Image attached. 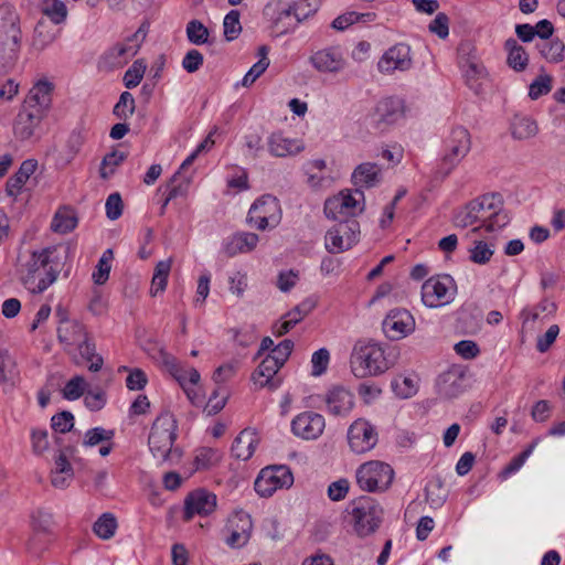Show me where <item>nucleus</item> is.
<instances>
[{
  "label": "nucleus",
  "mask_w": 565,
  "mask_h": 565,
  "mask_svg": "<svg viewBox=\"0 0 565 565\" xmlns=\"http://www.w3.org/2000/svg\"><path fill=\"white\" fill-rule=\"evenodd\" d=\"M222 459V454L214 448L200 447L194 451L193 463L196 470H207L215 467Z\"/></svg>",
  "instance_id": "nucleus-42"
},
{
  "label": "nucleus",
  "mask_w": 565,
  "mask_h": 565,
  "mask_svg": "<svg viewBox=\"0 0 565 565\" xmlns=\"http://www.w3.org/2000/svg\"><path fill=\"white\" fill-rule=\"evenodd\" d=\"M258 445L257 434L252 429L242 430L234 439L231 452L238 460H248Z\"/></svg>",
  "instance_id": "nucleus-34"
},
{
  "label": "nucleus",
  "mask_w": 565,
  "mask_h": 565,
  "mask_svg": "<svg viewBox=\"0 0 565 565\" xmlns=\"http://www.w3.org/2000/svg\"><path fill=\"white\" fill-rule=\"evenodd\" d=\"M43 117L39 110H33L29 106H22L14 121V136L20 140L30 139Z\"/></svg>",
  "instance_id": "nucleus-26"
},
{
  "label": "nucleus",
  "mask_w": 565,
  "mask_h": 565,
  "mask_svg": "<svg viewBox=\"0 0 565 565\" xmlns=\"http://www.w3.org/2000/svg\"><path fill=\"white\" fill-rule=\"evenodd\" d=\"M279 370L280 367L277 366V362L264 358L253 372L252 381L257 388L275 391L282 383V379L278 374Z\"/></svg>",
  "instance_id": "nucleus-23"
},
{
  "label": "nucleus",
  "mask_w": 565,
  "mask_h": 565,
  "mask_svg": "<svg viewBox=\"0 0 565 565\" xmlns=\"http://www.w3.org/2000/svg\"><path fill=\"white\" fill-rule=\"evenodd\" d=\"M52 84L46 81L38 82L29 92L23 106L39 110L44 116L51 104Z\"/></svg>",
  "instance_id": "nucleus-32"
},
{
  "label": "nucleus",
  "mask_w": 565,
  "mask_h": 565,
  "mask_svg": "<svg viewBox=\"0 0 565 565\" xmlns=\"http://www.w3.org/2000/svg\"><path fill=\"white\" fill-rule=\"evenodd\" d=\"M116 529L117 521L110 513L103 514L94 524L95 534L103 540L114 536Z\"/></svg>",
  "instance_id": "nucleus-53"
},
{
  "label": "nucleus",
  "mask_w": 565,
  "mask_h": 565,
  "mask_svg": "<svg viewBox=\"0 0 565 565\" xmlns=\"http://www.w3.org/2000/svg\"><path fill=\"white\" fill-rule=\"evenodd\" d=\"M239 12L237 10H231L224 18L223 29L224 36L227 41L235 40L242 32V25L239 22Z\"/></svg>",
  "instance_id": "nucleus-58"
},
{
  "label": "nucleus",
  "mask_w": 565,
  "mask_h": 565,
  "mask_svg": "<svg viewBox=\"0 0 565 565\" xmlns=\"http://www.w3.org/2000/svg\"><path fill=\"white\" fill-rule=\"evenodd\" d=\"M360 239V224L350 218L333 225L326 234L324 245L329 253H343L354 246Z\"/></svg>",
  "instance_id": "nucleus-13"
},
{
  "label": "nucleus",
  "mask_w": 565,
  "mask_h": 565,
  "mask_svg": "<svg viewBox=\"0 0 565 565\" xmlns=\"http://www.w3.org/2000/svg\"><path fill=\"white\" fill-rule=\"evenodd\" d=\"M267 147L269 153L277 158L295 156L305 149L302 140L288 138L281 132H273L267 139Z\"/></svg>",
  "instance_id": "nucleus-25"
},
{
  "label": "nucleus",
  "mask_w": 565,
  "mask_h": 565,
  "mask_svg": "<svg viewBox=\"0 0 565 565\" xmlns=\"http://www.w3.org/2000/svg\"><path fill=\"white\" fill-rule=\"evenodd\" d=\"M380 122L394 124L405 114V103L399 97H387L380 100L375 108Z\"/></svg>",
  "instance_id": "nucleus-33"
},
{
  "label": "nucleus",
  "mask_w": 565,
  "mask_h": 565,
  "mask_svg": "<svg viewBox=\"0 0 565 565\" xmlns=\"http://www.w3.org/2000/svg\"><path fill=\"white\" fill-rule=\"evenodd\" d=\"M135 113V98L129 92L121 93L114 107V115L119 119H127Z\"/></svg>",
  "instance_id": "nucleus-59"
},
{
  "label": "nucleus",
  "mask_w": 565,
  "mask_h": 565,
  "mask_svg": "<svg viewBox=\"0 0 565 565\" xmlns=\"http://www.w3.org/2000/svg\"><path fill=\"white\" fill-rule=\"evenodd\" d=\"M381 507L370 497H362L351 503V516L355 533L367 536L376 531L382 521Z\"/></svg>",
  "instance_id": "nucleus-10"
},
{
  "label": "nucleus",
  "mask_w": 565,
  "mask_h": 565,
  "mask_svg": "<svg viewBox=\"0 0 565 565\" xmlns=\"http://www.w3.org/2000/svg\"><path fill=\"white\" fill-rule=\"evenodd\" d=\"M87 337L89 334L86 327L77 320H62L57 328V338L68 352H71L70 348H75L84 342Z\"/></svg>",
  "instance_id": "nucleus-27"
},
{
  "label": "nucleus",
  "mask_w": 565,
  "mask_h": 565,
  "mask_svg": "<svg viewBox=\"0 0 565 565\" xmlns=\"http://www.w3.org/2000/svg\"><path fill=\"white\" fill-rule=\"evenodd\" d=\"M75 348L77 349L81 358L84 361L89 362V371L98 372L102 369L104 360L99 354L96 353V345L90 337H87L84 342H81Z\"/></svg>",
  "instance_id": "nucleus-41"
},
{
  "label": "nucleus",
  "mask_w": 565,
  "mask_h": 565,
  "mask_svg": "<svg viewBox=\"0 0 565 565\" xmlns=\"http://www.w3.org/2000/svg\"><path fill=\"white\" fill-rule=\"evenodd\" d=\"M294 348V342L291 340H284L269 352L265 358L267 360H273L277 362V366L280 369L284 366L286 361L288 360Z\"/></svg>",
  "instance_id": "nucleus-60"
},
{
  "label": "nucleus",
  "mask_w": 565,
  "mask_h": 565,
  "mask_svg": "<svg viewBox=\"0 0 565 565\" xmlns=\"http://www.w3.org/2000/svg\"><path fill=\"white\" fill-rule=\"evenodd\" d=\"M113 259V250L106 249L99 258L96 269L93 273V280L95 284L104 285L108 280Z\"/></svg>",
  "instance_id": "nucleus-50"
},
{
  "label": "nucleus",
  "mask_w": 565,
  "mask_h": 565,
  "mask_svg": "<svg viewBox=\"0 0 565 565\" xmlns=\"http://www.w3.org/2000/svg\"><path fill=\"white\" fill-rule=\"evenodd\" d=\"M148 33L149 23L142 22L132 34L116 43L105 53V63L110 68H119L126 65L139 52Z\"/></svg>",
  "instance_id": "nucleus-9"
},
{
  "label": "nucleus",
  "mask_w": 565,
  "mask_h": 565,
  "mask_svg": "<svg viewBox=\"0 0 565 565\" xmlns=\"http://www.w3.org/2000/svg\"><path fill=\"white\" fill-rule=\"evenodd\" d=\"M307 183L313 189H326L331 186L334 178L327 169V162L322 159L310 160L305 164Z\"/></svg>",
  "instance_id": "nucleus-30"
},
{
  "label": "nucleus",
  "mask_w": 565,
  "mask_h": 565,
  "mask_svg": "<svg viewBox=\"0 0 565 565\" xmlns=\"http://www.w3.org/2000/svg\"><path fill=\"white\" fill-rule=\"evenodd\" d=\"M216 507V494L204 488L195 489L184 499L183 520L190 521L195 515L207 516L215 511Z\"/></svg>",
  "instance_id": "nucleus-17"
},
{
  "label": "nucleus",
  "mask_w": 565,
  "mask_h": 565,
  "mask_svg": "<svg viewBox=\"0 0 565 565\" xmlns=\"http://www.w3.org/2000/svg\"><path fill=\"white\" fill-rule=\"evenodd\" d=\"M68 248L62 245L45 247L31 254L22 265L21 280L32 292H43L54 284L61 273Z\"/></svg>",
  "instance_id": "nucleus-1"
},
{
  "label": "nucleus",
  "mask_w": 565,
  "mask_h": 565,
  "mask_svg": "<svg viewBox=\"0 0 565 565\" xmlns=\"http://www.w3.org/2000/svg\"><path fill=\"white\" fill-rule=\"evenodd\" d=\"M352 182L356 189L362 191L373 188L381 182V168L373 162H363L354 169Z\"/></svg>",
  "instance_id": "nucleus-35"
},
{
  "label": "nucleus",
  "mask_w": 565,
  "mask_h": 565,
  "mask_svg": "<svg viewBox=\"0 0 565 565\" xmlns=\"http://www.w3.org/2000/svg\"><path fill=\"white\" fill-rule=\"evenodd\" d=\"M273 29L279 35L286 34L297 28L299 24L292 14L289 0H278L275 3L274 14L271 15Z\"/></svg>",
  "instance_id": "nucleus-28"
},
{
  "label": "nucleus",
  "mask_w": 565,
  "mask_h": 565,
  "mask_svg": "<svg viewBox=\"0 0 565 565\" xmlns=\"http://www.w3.org/2000/svg\"><path fill=\"white\" fill-rule=\"evenodd\" d=\"M127 159V153L120 150H114L110 153H107L99 169L100 177L103 179L110 178L116 169Z\"/></svg>",
  "instance_id": "nucleus-49"
},
{
  "label": "nucleus",
  "mask_w": 565,
  "mask_h": 565,
  "mask_svg": "<svg viewBox=\"0 0 565 565\" xmlns=\"http://www.w3.org/2000/svg\"><path fill=\"white\" fill-rule=\"evenodd\" d=\"M294 483L291 471L286 466L266 467L255 480V491L264 498L271 497L278 489L289 488Z\"/></svg>",
  "instance_id": "nucleus-14"
},
{
  "label": "nucleus",
  "mask_w": 565,
  "mask_h": 565,
  "mask_svg": "<svg viewBox=\"0 0 565 565\" xmlns=\"http://www.w3.org/2000/svg\"><path fill=\"white\" fill-rule=\"evenodd\" d=\"M479 205V224L471 228L470 234L484 228L487 232L497 231L509 223L508 214L503 211L501 195L495 193L484 194L473 200Z\"/></svg>",
  "instance_id": "nucleus-5"
},
{
  "label": "nucleus",
  "mask_w": 565,
  "mask_h": 565,
  "mask_svg": "<svg viewBox=\"0 0 565 565\" xmlns=\"http://www.w3.org/2000/svg\"><path fill=\"white\" fill-rule=\"evenodd\" d=\"M309 62L319 73L339 74L347 67V58L343 50L339 45H331L313 52Z\"/></svg>",
  "instance_id": "nucleus-16"
},
{
  "label": "nucleus",
  "mask_w": 565,
  "mask_h": 565,
  "mask_svg": "<svg viewBox=\"0 0 565 565\" xmlns=\"http://www.w3.org/2000/svg\"><path fill=\"white\" fill-rule=\"evenodd\" d=\"M22 32L19 17L10 6L0 7V70L9 72L19 58Z\"/></svg>",
  "instance_id": "nucleus-2"
},
{
  "label": "nucleus",
  "mask_w": 565,
  "mask_h": 565,
  "mask_svg": "<svg viewBox=\"0 0 565 565\" xmlns=\"http://www.w3.org/2000/svg\"><path fill=\"white\" fill-rule=\"evenodd\" d=\"M462 72L468 86L478 92V81L487 76V70L483 64L476 60H468L462 66Z\"/></svg>",
  "instance_id": "nucleus-46"
},
{
  "label": "nucleus",
  "mask_w": 565,
  "mask_h": 565,
  "mask_svg": "<svg viewBox=\"0 0 565 565\" xmlns=\"http://www.w3.org/2000/svg\"><path fill=\"white\" fill-rule=\"evenodd\" d=\"M494 250L483 241L476 239L469 248V258L472 263L484 265L490 262Z\"/></svg>",
  "instance_id": "nucleus-56"
},
{
  "label": "nucleus",
  "mask_w": 565,
  "mask_h": 565,
  "mask_svg": "<svg viewBox=\"0 0 565 565\" xmlns=\"http://www.w3.org/2000/svg\"><path fill=\"white\" fill-rule=\"evenodd\" d=\"M326 428L324 417L316 412L306 411L298 414L291 422V431L305 440L318 439Z\"/></svg>",
  "instance_id": "nucleus-21"
},
{
  "label": "nucleus",
  "mask_w": 565,
  "mask_h": 565,
  "mask_svg": "<svg viewBox=\"0 0 565 565\" xmlns=\"http://www.w3.org/2000/svg\"><path fill=\"white\" fill-rule=\"evenodd\" d=\"M77 225L75 212L70 207L58 209L52 220L51 228L55 233L66 234Z\"/></svg>",
  "instance_id": "nucleus-39"
},
{
  "label": "nucleus",
  "mask_w": 565,
  "mask_h": 565,
  "mask_svg": "<svg viewBox=\"0 0 565 565\" xmlns=\"http://www.w3.org/2000/svg\"><path fill=\"white\" fill-rule=\"evenodd\" d=\"M253 522L250 515L238 510L232 513L225 525V542L231 547H242L247 544L250 539Z\"/></svg>",
  "instance_id": "nucleus-18"
},
{
  "label": "nucleus",
  "mask_w": 565,
  "mask_h": 565,
  "mask_svg": "<svg viewBox=\"0 0 565 565\" xmlns=\"http://www.w3.org/2000/svg\"><path fill=\"white\" fill-rule=\"evenodd\" d=\"M42 11L55 24L63 22L67 15L66 6L61 0H44Z\"/></svg>",
  "instance_id": "nucleus-55"
},
{
  "label": "nucleus",
  "mask_w": 565,
  "mask_h": 565,
  "mask_svg": "<svg viewBox=\"0 0 565 565\" xmlns=\"http://www.w3.org/2000/svg\"><path fill=\"white\" fill-rule=\"evenodd\" d=\"M259 242V236L250 232H237L224 242V252L233 257L238 254H246L254 250Z\"/></svg>",
  "instance_id": "nucleus-29"
},
{
  "label": "nucleus",
  "mask_w": 565,
  "mask_h": 565,
  "mask_svg": "<svg viewBox=\"0 0 565 565\" xmlns=\"http://www.w3.org/2000/svg\"><path fill=\"white\" fill-rule=\"evenodd\" d=\"M536 46L541 55L548 62L558 63L563 60L565 45L561 40L542 41Z\"/></svg>",
  "instance_id": "nucleus-48"
},
{
  "label": "nucleus",
  "mask_w": 565,
  "mask_h": 565,
  "mask_svg": "<svg viewBox=\"0 0 565 565\" xmlns=\"http://www.w3.org/2000/svg\"><path fill=\"white\" fill-rule=\"evenodd\" d=\"M552 89V77L547 74L539 75L529 88V96L531 99H537L543 95H546Z\"/></svg>",
  "instance_id": "nucleus-61"
},
{
  "label": "nucleus",
  "mask_w": 565,
  "mask_h": 565,
  "mask_svg": "<svg viewBox=\"0 0 565 565\" xmlns=\"http://www.w3.org/2000/svg\"><path fill=\"white\" fill-rule=\"evenodd\" d=\"M188 40L195 45H202L209 40L207 28L199 20H191L186 24Z\"/></svg>",
  "instance_id": "nucleus-57"
},
{
  "label": "nucleus",
  "mask_w": 565,
  "mask_h": 565,
  "mask_svg": "<svg viewBox=\"0 0 565 565\" xmlns=\"http://www.w3.org/2000/svg\"><path fill=\"white\" fill-rule=\"evenodd\" d=\"M556 309V306L554 302H551L548 300H543L542 302H540L536 307H533V308H530V309H524L522 311V317H523V323H529L531 321H535L540 318L541 313L543 312H546V313H552L554 312Z\"/></svg>",
  "instance_id": "nucleus-63"
},
{
  "label": "nucleus",
  "mask_w": 565,
  "mask_h": 565,
  "mask_svg": "<svg viewBox=\"0 0 565 565\" xmlns=\"http://www.w3.org/2000/svg\"><path fill=\"white\" fill-rule=\"evenodd\" d=\"M415 319L406 309H392L383 320L382 329L386 338L397 341L415 330Z\"/></svg>",
  "instance_id": "nucleus-19"
},
{
  "label": "nucleus",
  "mask_w": 565,
  "mask_h": 565,
  "mask_svg": "<svg viewBox=\"0 0 565 565\" xmlns=\"http://www.w3.org/2000/svg\"><path fill=\"white\" fill-rule=\"evenodd\" d=\"M393 478V468L379 460L364 462L356 470V482L362 490L367 492L386 490Z\"/></svg>",
  "instance_id": "nucleus-11"
},
{
  "label": "nucleus",
  "mask_w": 565,
  "mask_h": 565,
  "mask_svg": "<svg viewBox=\"0 0 565 565\" xmlns=\"http://www.w3.org/2000/svg\"><path fill=\"white\" fill-rule=\"evenodd\" d=\"M328 412L333 416H347L354 407V395L343 386L332 387L326 395Z\"/></svg>",
  "instance_id": "nucleus-24"
},
{
  "label": "nucleus",
  "mask_w": 565,
  "mask_h": 565,
  "mask_svg": "<svg viewBox=\"0 0 565 565\" xmlns=\"http://www.w3.org/2000/svg\"><path fill=\"white\" fill-rule=\"evenodd\" d=\"M289 3L298 23L316 13L319 7L317 0H289Z\"/></svg>",
  "instance_id": "nucleus-52"
},
{
  "label": "nucleus",
  "mask_w": 565,
  "mask_h": 565,
  "mask_svg": "<svg viewBox=\"0 0 565 565\" xmlns=\"http://www.w3.org/2000/svg\"><path fill=\"white\" fill-rule=\"evenodd\" d=\"M114 437V433L111 430H106L103 427H95L88 429L83 439V446L85 447H94L103 441H109Z\"/></svg>",
  "instance_id": "nucleus-62"
},
{
  "label": "nucleus",
  "mask_w": 565,
  "mask_h": 565,
  "mask_svg": "<svg viewBox=\"0 0 565 565\" xmlns=\"http://www.w3.org/2000/svg\"><path fill=\"white\" fill-rule=\"evenodd\" d=\"M19 377L15 360L6 349H0V383L13 384Z\"/></svg>",
  "instance_id": "nucleus-44"
},
{
  "label": "nucleus",
  "mask_w": 565,
  "mask_h": 565,
  "mask_svg": "<svg viewBox=\"0 0 565 565\" xmlns=\"http://www.w3.org/2000/svg\"><path fill=\"white\" fill-rule=\"evenodd\" d=\"M392 388L402 398H408L416 394L418 380L414 375H398L392 382Z\"/></svg>",
  "instance_id": "nucleus-47"
},
{
  "label": "nucleus",
  "mask_w": 565,
  "mask_h": 565,
  "mask_svg": "<svg viewBox=\"0 0 565 565\" xmlns=\"http://www.w3.org/2000/svg\"><path fill=\"white\" fill-rule=\"evenodd\" d=\"M147 64L142 58L136 60L124 75V84L127 88H135L143 78Z\"/></svg>",
  "instance_id": "nucleus-54"
},
{
  "label": "nucleus",
  "mask_w": 565,
  "mask_h": 565,
  "mask_svg": "<svg viewBox=\"0 0 565 565\" xmlns=\"http://www.w3.org/2000/svg\"><path fill=\"white\" fill-rule=\"evenodd\" d=\"M51 426L57 433H67L74 426V416L71 412H61L51 418Z\"/></svg>",
  "instance_id": "nucleus-64"
},
{
  "label": "nucleus",
  "mask_w": 565,
  "mask_h": 565,
  "mask_svg": "<svg viewBox=\"0 0 565 565\" xmlns=\"http://www.w3.org/2000/svg\"><path fill=\"white\" fill-rule=\"evenodd\" d=\"M471 149L469 131L463 127H456L451 130L445 141L444 156L438 162L434 175L436 179L447 178Z\"/></svg>",
  "instance_id": "nucleus-4"
},
{
  "label": "nucleus",
  "mask_w": 565,
  "mask_h": 565,
  "mask_svg": "<svg viewBox=\"0 0 565 565\" xmlns=\"http://www.w3.org/2000/svg\"><path fill=\"white\" fill-rule=\"evenodd\" d=\"M347 439L351 451L360 455L372 450L376 446L379 434L369 420L358 418L349 426Z\"/></svg>",
  "instance_id": "nucleus-15"
},
{
  "label": "nucleus",
  "mask_w": 565,
  "mask_h": 565,
  "mask_svg": "<svg viewBox=\"0 0 565 565\" xmlns=\"http://www.w3.org/2000/svg\"><path fill=\"white\" fill-rule=\"evenodd\" d=\"M539 131L536 121L526 115L516 114L511 121L513 138L524 140L534 137Z\"/></svg>",
  "instance_id": "nucleus-37"
},
{
  "label": "nucleus",
  "mask_w": 565,
  "mask_h": 565,
  "mask_svg": "<svg viewBox=\"0 0 565 565\" xmlns=\"http://www.w3.org/2000/svg\"><path fill=\"white\" fill-rule=\"evenodd\" d=\"M268 51L269 50H268V47L266 45H262L258 49L259 60L245 74V76L242 79V86L249 87L268 68V66H269V58L267 57Z\"/></svg>",
  "instance_id": "nucleus-43"
},
{
  "label": "nucleus",
  "mask_w": 565,
  "mask_h": 565,
  "mask_svg": "<svg viewBox=\"0 0 565 565\" xmlns=\"http://www.w3.org/2000/svg\"><path fill=\"white\" fill-rule=\"evenodd\" d=\"M478 205L475 204L473 200L468 202L466 205L456 210L452 222L456 227L466 228L469 226L475 227L479 224L478 217Z\"/></svg>",
  "instance_id": "nucleus-40"
},
{
  "label": "nucleus",
  "mask_w": 565,
  "mask_h": 565,
  "mask_svg": "<svg viewBox=\"0 0 565 565\" xmlns=\"http://www.w3.org/2000/svg\"><path fill=\"white\" fill-rule=\"evenodd\" d=\"M282 212L279 201L265 194L258 198L249 207L246 222L258 231L275 228L281 222Z\"/></svg>",
  "instance_id": "nucleus-8"
},
{
  "label": "nucleus",
  "mask_w": 565,
  "mask_h": 565,
  "mask_svg": "<svg viewBox=\"0 0 565 565\" xmlns=\"http://www.w3.org/2000/svg\"><path fill=\"white\" fill-rule=\"evenodd\" d=\"M38 168V161L34 159L24 160L19 170L8 179L6 183V193L8 196L17 200L18 195L21 194L23 186L30 177L35 172Z\"/></svg>",
  "instance_id": "nucleus-31"
},
{
  "label": "nucleus",
  "mask_w": 565,
  "mask_h": 565,
  "mask_svg": "<svg viewBox=\"0 0 565 565\" xmlns=\"http://www.w3.org/2000/svg\"><path fill=\"white\" fill-rule=\"evenodd\" d=\"M364 193L360 189L343 190L324 202V214L330 218L355 216L363 212Z\"/></svg>",
  "instance_id": "nucleus-12"
},
{
  "label": "nucleus",
  "mask_w": 565,
  "mask_h": 565,
  "mask_svg": "<svg viewBox=\"0 0 565 565\" xmlns=\"http://www.w3.org/2000/svg\"><path fill=\"white\" fill-rule=\"evenodd\" d=\"M413 66L411 46L397 43L384 52L377 62V70L382 74H393L396 71L405 72Z\"/></svg>",
  "instance_id": "nucleus-20"
},
{
  "label": "nucleus",
  "mask_w": 565,
  "mask_h": 565,
  "mask_svg": "<svg viewBox=\"0 0 565 565\" xmlns=\"http://www.w3.org/2000/svg\"><path fill=\"white\" fill-rule=\"evenodd\" d=\"M86 387V380L81 375H76L66 382L62 390V395L67 401H76L84 395Z\"/></svg>",
  "instance_id": "nucleus-51"
},
{
  "label": "nucleus",
  "mask_w": 565,
  "mask_h": 565,
  "mask_svg": "<svg viewBox=\"0 0 565 565\" xmlns=\"http://www.w3.org/2000/svg\"><path fill=\"white\" fill-rule=\"evenodd\" d=\"M350 362L353 374L360 379L379 376L394 364L381 344L362 341L354 345Z\"/></svg>",
  "instance_id": "nucleus-3"
},
{
  "label": "nucleus",
  "mask_w": 565,
  "mask_h": 565,
  "mask_svg": "<svg viewBox=\"0 0 565 565\" xmlns=\"http://www.w3.org/2000/svg\"><path fill=\"white\" fill-rule=\"evenodd\" d=\"M161 363L181 387H185L186 384L198 385L201 380L198 370L180 362L167 352H161Z\"/></svg>",
  "instance_id": "nucleus-22"
},
{
  "label": "nucleus",
  "mask_w": 565,
  "mask_h": 565,
  "mask_svg": "<svg viewBox=\"0 0 565 565\" xmlns=\"http://www.w3.org/2000/svg\"><path fill=\"white\" fill-rule=\"evenodd\" d=\"M438 393L446 398H454L461 394L465 390V377L457 370H450L437 380Z\"/></svg>",
  "instance_id": "nucleus-36"
},
{
  "label": "nucleus",
  "mask_w": 565,
  "mask_h": 565,
  "mask_svg": "<svg viewBox=\"0 0 565 565\" xmlns=\"http://www.w3.org/2000/svg\"><path fill=\"white\" fill-rule=\"evenodd\" d=\"M177 422L169 412L161 413L154 420L149 435V448L152 455L166 460L175 440Z\"/></svg>",
  "instance_id": "nucleus-6"
},
{
  "label": "nucleus",
  "mask_w": 565,
  "mask_h": 565,
  "mask_svg": "<svg viewBox=\"0 0 565 565\" xmlns=\"http://www.w3.org/2000/svg\"><path fill=\"white\" fill-rule=\"evenodd\" d=\"M504 47L508 51V65L516 72L524 71L529 63V56L524 47L514 39H508Z\"/></svg>",
  "instance_id": "nucleus-38"
},
{
  "label": "nucleus",
  "mask_w": 565,
  "mask_h": 565,
  "mask_svg": "<svg viewBox=\"0 0 565 565\" xmlns=\"http://www.w3.org/2000/svg\"><path fill=\"white\" fill-rule=\"evenodd\" d=\"M457 285L450 275H437L426 279L420 289L422 301L427 308H440L451 303Z\"/></svg>",
  "instance_id": "nucleus-7"
},
{
  "label": "nucleus",
  "mask_w": 565,
  "mask_h": 565,
  "mask_svg": "<svg viewBox=\"0 0 565 565\" xmlns=\"http://www.w3.org/2000/svg\"><path fill=\"white\" fill-rule=\"evenodd\" d=\"M171 259L160 260L154 268L153 277L151 280L150 294L156 296L164 291L168 282V277L171 270Z\"/></svg>",
  "instance_id": "nucleus-45"
}]
</instances>
